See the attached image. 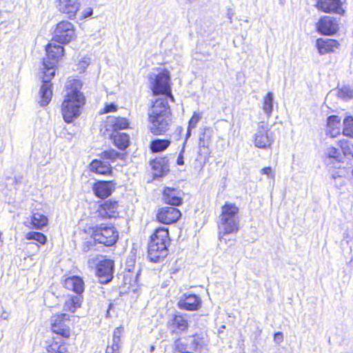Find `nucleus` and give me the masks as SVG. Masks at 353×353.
<instances>
[{
    "mask_svg": "<svg viewBox=\"0 0 353 353\" xmlns=\"http://www.w3.org/2000/svg\"><path fill=\"white\" fill-rule=\"evenodd\" d=\"M82 83L80 80L68 79L66 83V96L64 99L61 111L65 122L70 123L79 117L80 108L84 104L85 98L80 92Z\"/></svg>",
    "mask_w": 353,
    "mask_h": 353,
    "instance_id": "f257e3e1",
    "label": "nucleus"
},
{
    "mask_svg": "<svg viewBox=\"0 0 353 353\" xmlns=\"http://www.w3.org/2000/svg\"><path fill=\"white\" fill-rule=\"evenodd\" d=\"M170 144L169 140L156 139L151 143L150 148L153 152H159L167 149Z\"/></svg>",
    "mask_w": 353,
    "mask_h": 353,
    "instance_id": "72a5a7b5",
    "label": "nucleus"
},
{
    "mask_svg": "<svg viewBox=\"0 0 353 353\" xmlns=\"http://www.w3.org/2000/svg\"><path fill=\"white\" fill-rule=\"evenodd\" d=\"M181 216V212L172 207H165L159 210L157 218L158 221L164 224L176 223Z\"/></svg>",
    "mask_w": 353,
    "mask_h": 353,
    "instance_id": "f8f14e48",
    "label": "nucleus"
},
{
    "mask_svg": "<svg viewBox=\"0 0 353 353\" xmlns=\"http://www.w3.org/2000/svg\"><path fill=\"white\" fill-rule=\"evenodd\" d=\"M190 342V348L194 350H202L205 345V339L200 334H195L190 336L188 339Z\"/></svg>",
    "mask_w": 353,
    "mask_h": 353,
    "instance_id": "2f4dec72",
    "label": "nucleus"
},
{
    "mask_svg": "<svg viewBox=\"0 0 353 353\" xmlns=\"http://www.w3.org/2000/svg\"><path fill=\"white\" fill-rule=\"evenodd\" d=\"M150 83L154 95L169 97L174 101V97L171 94L170 78L167 71L151 77Z\"/></svg>",
    "mask_w": 353,
    "mask_h": 353,
    "instance_id": "20e7f679",
    "label": "nucleus"
},
{
    "mask_svg": "<svg viewBox=\"0 0 353 353\" xmlns=\"http://www.w3.org/2000/svg\"><path fill=\"white\" fill-rule=\"evenodd\" d=\"M92 243L91 242H89V241H87L86 243H85L83 245V250L84 252H88V250H90V249L91 248V247H92Z\"/></svg>",
    "mask_w": 353,
    "mask_h": 353,
    "instance_id": "5fc2aeb1",
    "label": "nucleus"
},
{
    "mask_svg": "<svg viewBox=\"0 0 353 353\" xmlns=\"http://www.w3.org/2000/svg\"><path fill=\"white\" fill-rule=\"evenodd\" d=\"M274 94L268 92L263 99V110L268 117H270L273 110Z\"/></svg>",
    "mask_w": 353,
    "mask_h": 353,
    "instance_id": "473e14b6",
    "label": "nucleus"
},
{
    "mask_svg": "<svg viewBox=\"0 0 353 353\" xmlns=\"http://www.w3.org/2000/svg\"><path fill=\"white\" fill-rule=\"evenodd\" d=\"M192 129V128H190V126L188 125V132H187V134H186L187 138H188L190 136Z\"/></svg>",
    "mask_w": 353,
    "mask_h": 353,
    "instance_id": "4d7b16f0",
    "label": "nucleus"
},
{
    "mask_svg": "<svg viewBox=\"0 0 353 353\" xmlns=\"http://www.w3.org/2000/svg\"><path fill=\"white\" fill-rule=\"evenodd\" d=\"M170 239L168 228H159L156 229L154 234L151 236L150 243H154V244L167 248Z\"/></svg>",
    "mask_w": 353,
    "mask_h": 353,
    "instance_id": "5701e85b",
    "label": "nucleus"
},
{
    "mask_svg": "<svg viewBox=\"0 0 353 353\" xmlns=\"http://www.w3.org/2000/svg\"><path fill=\"white\" fill-rule=\"evenodd\" d=\"M117 201H106L98 209L99 216L103 219L116 218L119 215Z\"/></svg>",
    "mask_w": 353,
    "mask_h": 353,
    "instance_id": "2eb2a0df",
    "label": "nucleus"
},
{
    "mask_svg": "<svg viewBox=\"0 0 353 353\" xmlns=\"http://www.w3.org/2000/svg\"><path fill=\"white\" fill-rule=\"evenodd\" d=\"M48 223V219L45 215L39 212H35L32 214L31 224L34 228L41 230L43 227L46 226Z\"/></svg>",
    "mask_w": 353,
    "mask_h": 353,
    "instance_id": "7c9ffc66",
    "label": "nucleus"
},
{
    "mask_svg": "<svg viewBox=\"0 0 353 353\" xmlns=\"http://www.w3.org/2000/svg\"><path fill=\"white\" fill-rule=\"evenodd\" d=\"M261 174L267 175L271 179H274V173L270 167H266L261 170Z\"/></svg>",
    "mask_w": 353,
    "mask_h": 353,
    "instance_id": "de8ad7c7",
    "label": "nucleus"
},
{
    "mask_svg": "<svg viewBox=\"0 0 353 353\" xmlns=\"http://www.w3.org/2000/svg\"><path fill=\"white\" fill-rule=\"evenodd\" d=\"M89 65V61L88 60H83L79 62V66L84 70L88 65Z\"/></svg>",
    "mask_w": 353,
    "mask_h": 353,
    "instance_id": "864d4df0",
    "label": "nucleus"
},
{
    "mask_svg": "<svg viewBox=\"0 0 353 353\" xmlns=\"http://www.w3.org/2000/svg\"><path fill=\"white\" fill-rule=\"evenodd\" d=\"M70 316L67 314H58L51 317V327L54 333L68 339L70 336V327L66 324L70 321Z\"/></svg>",
    "mask_w": 353,
    "mask_h": 353,
    "instance_id": "6e6552de",
    "label": "nucleus"
},
{
    "mask_svg": "<svg viewBox=\"0 0 353 353\" xmlns=\"http://www.w3.org/2000/svg\"><path fill=\"white\" fill-rule=\"evenodd\" d=\"M255 147L261 149L270 148L274 142V134L270 131L268 125L265 122H260L252 137Z\"/></svg>",
    "mask_w": 353,
    "mask_h": 353,
    "instance_id": "423d86ee",
    "label": "nucleus"
},
{
    "mask_svg": "<svg viewBox=\"0 0 353 353\" xmlns=\"http://www.w3.org/2000/svg\"><path fill=\"white\" fill-rule=\"evenodd\" d=\"M149 119L151 123L150 131L156 135L161 134L168 130L170 121V115L153 114L149 113Z\"/></svg>",
    "mask_w": 353,
    "mask_h": 353,
    "instance_id": "1a4fd4ad",
    "label": "nucleus"
},
{
    "mask_svg": "<svg viewBox=\"0 0 353 353\" xmlns=\"http://www.w3.org/2000/svg\"><path fill=\"white\" fill-rule=\"evenodd\" d=\"M339 97L343 100H348L353 98V90L349 87H343L338 91Z\"/></svg>",
    "mask_w": 353,
    "mask_h": 353,
    "instance_id": "ea45409f",
    "label": "nucleus"
},
{
    "mask_svg": "<svg viewBox=\"0 0 353 353\" xmlns=\"http://www.w3.org/2000/svg\"><path fill=\"white\" fill-rule=\"evenodd\" d=\"M117 109V107L116 105H114V103H110V104H108L106 105L104 108H103L102 110H100L99 113L100 114H105V113H108V112H115Z\"/></svg>",
    "mask_w": 353,
    "mask_h": 353,
    "instance_id": "c03bdc74",
    "label": "nucleus"
},
{
    "mask_svg": "<svg viewBox=\"0 0 353 353\" xmlns=\"http://www.w3.org/2000/svg\"><path fill=\"white\" fill-rule=\"evenodd\" d=\"M339 43L334 39H323L316 40V46L320 54H323L329 52H332L334 48H337Z\"/></svg>",
    "mask_w": 353,
    "mask_h": 353,
    "instance_id": "a878e982",
    "label": "nucleus"
},
{
    "mask_svg": "<svg viewBox=\"0 0 353 353\" xmlns=\"http://www.w3.org/2000/svg\"><path fill=\"white\" fill-rule=\"evenodd\" d=\"M26 238L28 240H34L42 245L45 244L47 241L46 236L38 232H30L26 234Z\"/></svg>",
    "mask_w": 353,
    "mask_h": 353,
    "instance_id": "e433bc0d",
    "label": "nucleus"
},
{
    "mask_svg": "<svg viewBox=\"0 0 353 353\" xmlns=\"http://www.w3.org/2000/svg\"><path fill=\"white\" fill-rule=\"evenodd\" d=\"M112 123L114 128V132H117V130L125 129L129 125L128 120L125 118H114Z\"/></svg>",
    "mask_w": 353,
    "mask_h": 353,
    "instance_id": "4c0bfd02",
    "label": "nucleus"
},
{
    "mask_svg": "<svg viewBox=\"0 0 353 353\" xmlns=\"http://www.w3.org/2000/svg\"><path fill=\"white\" fill-rule=\"evenodd\" d=\"M166 97H160L157 98L154 102L149 111V113L153 114H164L170 115V107Z\"/></svg>",
    "mask_w": 353,
    "mask_h": 353,
    "instance_id": "6ab92c4d",
    "label": "nucleus"
},
{
    "mask_svg": "<svg viewBox=\"0 0 353 353\" xmlns=\"http://www.w3.org/2000/svg\"><path fill=\"white\" fill-rule=\"evenodd\" d=\"M318 30L323 34H333L338 30V25L330 17H324L318 23Z\"/></svg>",
    "mask_w": 353,
    "mask_h": 353,
    "instance_id": "aec40b11",
    "label": "nucleus"
},
{
    "mask_svg": "<svg viewBox=\"0 0 353 353\" xmlns=\"http://www.w3.org/2000/svg\"><path fill=\"white\" fill-rule=\"evenodd\" d=\"M239 208L234 204L225 203L219 216V230L220 241H225L224 235L236 232L239 230Z\"/></svg>",
    "mask_w": 353,
    "mask_h": 353,
    "instance_id": "f03ea898",
    "label": "nucleus"
},
{
    "mask_svg": "<svg viewBox=\"0 0 353 353\" xmlns=\"http://www.w3.org/2000/svg\"><path fill=\"white\" fill-rule=\"evenodd\" d=\"M341 119L338 116L332 115L327 118V134L331 137H336L340 134Z\"/></svg>",
    "mask_w": 353,
    "mask_h": 353,
    "instance_id": "393cba45",
    "label": "nucleus"
},
{
    "mask_svg": "<svg viewBox=\"0 0 353 353\" xmlns=\"http://www.w3.org/2000/svg\"><path fill=\"white\" fill-rule=\"evenodd\" d=\"M228 17L229 19L231 20L232 19V14H230V13H228Z\"/></svg>",
    "mask_w": 353,
    "mask_h": 353,
    "instance_id": "052dcab7",
    "label": "nucleus"
},
{
    "mask_svg": "<svg viewBox=\"0 0 353 353\" xmlns=\"http://www.w3.org/2000/svg\"><path fill=\"white\" fill-rule=\"evenodd\" d=\"M92 237L94 241L106 246L114 245L119 237L118 232L113 226L101 224L93 228Z\"/></svg>",
    "mask_w": 353,
    "mask_h": 353,
    "instance_id": "39448f33",
    "label": "nucleus"
},
{
    "mask_svg": "<svg viewBox=\"0 0 353 353\" xmlns=\"http://www.w3.org/2000/svg\"><path fill=\"white\" fill-rule=\"evenodd\" d=\"M114 189L112 181H98L93 186V191L97 196L106 198L109 196Z\"/></svg>",
    "mask_w": 353,
    "mask_h": 353,
    "instance_id": "4be33fe9",
    "label": "nucleus"
},
{
    "mask_svg": "<svg viewBox=\"0 0 353 353\" xmlns=\"http://www.w3.org/2000/svg\"><path fill=\"white\" fill-rule=\"evenodd\" d=\"M64 286L77 293V295H81L84 291V282L81 277L77 276L67 278L64 281Z\"/></svg>",
    "mask_w": 353,
    "mask_h": 353,
    "instance_id": "b1692460",
    "label": "nucleus"
},
{
    "mask_svg": "<svg viewBox=\"0 0 353 353\" xmlns=\"http://www.w3.org/2000/svg\"><path fill=\"white\" fill-rule=\"evenodd\" d=\"M2 239H1V232H0V242H2Z\"/></svg>",
    "mask_w": 353,
    "mask_h": 353,
    "instance_id": "680f3d73",
    "label": "nucleus"
},
{
    "mask_svg": "<svg viewBox=\"0 0 353 353\" xmlns=\"http://www.w3.org/2000/svg\"><path fill=\"white\" fill-rule=\"evenodd\" d=\"M111 138L113 140V143L115 146L120 150H125L129 145V137L125 133L114 132L111 135Z\"/></svg>",
    "mask_w": 353,
    "mask_h": 353,
    "instance_id": "c85d7f7f",
    "label": "nucleus"
},
{
    "mask_svg": "<svg viewBox=\"0 0 353 353\" xmlns=\"http://www.w3.org/2000/svg\"><path fill=\"white\" fill-rule=\"evenodd\" d=\"M316 8L325 12H335L339 14L343 13L340 0H319Z\"/></svg>",
    "mask_w": 353,
    "mask_h": 353,
    "instance_id": "f3484780",
    "label": "nucleus"
},
{
    "mask_svg": "<svg viewBox=\"0 0 353 353\" xmlns=\"http://www.w3.org/2000/svg\"><path fill=\"white\" fill-rule=\"evenodd\" d=\"M121 154L114 150H110L107 151H104L101 154V159L103 161L110 160L111 161H115L117 158H119Z\"/></svg>",
    "mask_w": 353,
    "mask_h": 353,
    "instance_id": "58836bf2",
    "label": "nucleus"
},
{
    "mask_svg": "<svg viewBox=\"0 0 353 353\" xmlns=\"http://www.w3.org/2000/svg\"><path fill=\"white\" fill-rule=\"evenodd\" d=\"M326 155L329 159H338L340 156V152L334 147H329L326 150Z\"/></svg>",
    "mask_w": 353,
    "mask_h": 353,
    "instance_id": "79ce46f5",
    "label": "nucleus"
},
{
    "mask_svg": "<svg viewBox=\"0 0 353 353\" xmlns=\"http://www.w3.org/2000/svg\"><path fill=\"white\" fill-rule=\"evenodd\" d=\"M343 134L351 138H353V117H347L343 120Z\"/></svg>",
    "mask_w": 353,
    "mask_h": 353,
    "instance_id": "c9c22d12",
    "label": "nucleus"
},
{
    "mask_svg": "<svg viewBox=\"0 0 353 353\" xmlns=\"http://www.w3.org/2000/svg\"><path fill=\"white\" fill-rule=\"evenodd\" d=\"M47 57L44 60H48L52 64H57L59 60L63 56V47L53 43H50L46 46Z\"/></svg>",
    "mask_w": 353,
    "mask_h": 353,
    "instance_id": "a211bd4d",
    "label": "nucleus"
},
{
    "mask_svg": "<svg viewBox=\"0 0 353 353\" xmlns=\"http://www.w3.org/2000/svg\"><path fill=\"white\" fill-rule=\"evenodd\" d=\"M48 353L67 352L66 343L63 339L54 337L52 343L47 347Z\"/></svg>",
    "mask_w": 353,
    "mask_h": 353,
    "instance_id": "cd10ccee",
    "label": "nucleus"
},
{
    "mask_svg": "<svg viewBox=\"0 0 353 353\" xmlns=\"http://www.w3.org/2000/svg\"><path fill=\"white\" fill-rule=\"evenodd\" d=\"M154 346H151V347H150V352H154Z\"/></svg>",
    "mask_w": 353,
    "mask_h": 353,
    "instance_id": "bf43d9fd",
    "label": "nucleus"
},
{
    "mask_svg": "<svg viewBox=\"0 0 353 353\" xmlns=\"http://www.w3.org/2000/svg\"><path fill=\"white\" fill-rule=\"evenodd\" d=\"M43 84L39 92L41 97L39 103L41 105L46 106L50 103L52 96V91L51 90L52 83H50V80L55 74L54 67L56 64L48 62V60H43Z\"/></svg>",
    "mask_w": 353,
    "mask_h": 353,
    "instance_id": "7ed1b4c3",
    "label": "nucleus"
},
{
    "mask_svg": "<svg viewBox=\"0 0 353 353\" xmlns=\"http://www.w3.org/2000/svg\"><path fill=\"white\" fill-rule=\"evenodd\" d=\"M201 304L199 296L195 294H183L178 302V307L181 310L194 311L199 310Z\"/></svg>",
    "mask_w": 353,
    "mask_h": 353,
    "instance_id": "4468645a",
    "label": "nucleus"
},
{
    "mask_svg": "<svg viewBox=\"0 0 353 353\" xmlns=\"http://www.w3.org/2000/svg\"><path fill=\"white\" fill-rule=\"evenodd\" d=\"M202 117V114L201 112H194L193 113L192 117H191L190 120L189 121V126L190 128H196L197 123L201 120Z\"/></svg>",
    "mask_w": 353,
    "mask_h": 353,
    "instance_id": "a19ab883",
    "label": "nucleus"
},
{
    "mask_svg": "<svg viewBox=\"0 0 353 353\" xmlns=\"http://www.w3.org/2000/svg\"><path fill=\"white\" fill-rule=\"evenodd\" d=\"M209 145V141L205 140V134H203V137H200L199 145V147L207 148Z\"/></svg>",
    "mask_w": 353,
    "mask_h": 353,
    "instance_id": "603ef678",
    "label": "nucleus"
},
{
    "mask_svg": "<svg viewBox=\"0 0 353 353\" xmlns=\"http://www.w3.org/2000/svg\"><path fill=\"white\" fill-rule=\"evenodd\" d=\"M90 169L92 172L101 174H107L111 172V165L108 162L101 160H93L90 164Z\"/></svg>",
    "mask_w": 353,
    "mask_h": 353,
    "instance_id": "bb28decb",
    "label": "nucleus"
},
{
    "mask_svg": "<svg viewBox=\"0 0 353 353\" xmlns=\"http://www.w3.org/2000/svg\"><path fill=\"white\" fill-rule=\"evenodd\" d=\"M283 341V334L282 332H278L274 334V341L279 345L281 344Z\"/></svg>",
    "mask_w": 353,
    "mask_h": 353,
    "instance_id": "09e8293b",
    "label": "nucleus"
},
{
    "mask_svg": "<svg viewBox=\"0 0 353 353\" xmlns=\"http://www.w3.org/2000/svg\"><path fill=\"white\" fill-rule=\"evenodd\" d=\"M30 245H35V246L37 247V249H39V245L38 244H37V243H30Z\"/></svg>",
    "mask_w": 353,
    "mask_h": 353,
    "instance_id": "13d9d810",
    "label": "nucleus"
},
{
    "mask_svg": "<svg viewBox=\"0 0 353 353\" xmlns=\"http://www.w3.org/2000/svg\"><path fill=\"white\" fill-rule=\"evenodd\" d=\"M79 0H59L57 6L60 12L67 15L70 19H73L80 8Z\"/></svg>",
    "mask_w": 353,
    "mask_h": 353,
    "instance_id": "ddd939ff",
    "label": "nucleus"
},
{
    "mask_svg": "<svg viewBox=\"0 0 353 353\" xmlns=\"http://www.w3.org/2000/svg\"><path fill=\"white\" fill-rule=\"evenodd\" d=\"M183 192L176 188L166 187L163 194V199L167 204L178 206L182 203Z\"/></svg>",
    "mask_w": 353,
    "mask_h": 353,
    "instance_id": "dca6fc26",
    "label": "nucleus"
},
{
    "mask_svg": "<svg viewBox=\"0 0 353 353\" xmlns=\"http://www.w3.org/2000/svg\"><path fill=\"white\" fill-rule=\"evenodd\" d=\"M152 168L155 171H157L154 173V175L157 176H162L169 170L168 165L165 164L164 161L162 159L154 161L152 163Z\"/></svg>",
    "mask_w": 353,
    "mask_h": 353,
    "instance_id": "f704fd0d",
    "label": "nucleus"
},
{
    "mask_svg": "<svg viewBox=\"0 0 353 353\" xmlns=\"http://www.w3.org/2000/svg\"><path fill=\"white\" fill-rule=\"evenodd\" d=\"M148 258L151 261L157 263L164 259L168 254V248L165 246H160L154 243L148 245Z\"/></svg>",
    "mask_w": 353,
    "mask_h": 353,
    "instance_id": "412c9836",
    "label": "nucleus"
},
{
    "mask_svg": "<svg viewBox=\"0 0 353 353\" xmlns=\"http://www.w3.org/2000/svg\"><path fill=\"white\" fill-rule=\"evenodd\" d=\"M121 330L119 327L116 328L113 332L112 343L120 345Z\"/></svg>",
    "mask_w": 353,
    "mask_h": 353,
    "instance_id": "37998d69",
    "label": "nucleus"
},
{
    "mask_svg": "<svg viewBox=\"0 0 353 353\" xmlns=\"http://www.w3.org/2000/svg\"><path fill=\"white\" fill-rule=\"evenodd\" d=\"M120 345L112 343L106 348L105 353H119Z\"/></svg>",
    "mask_w": 353,
    "mask_h": 353,
    "instance_id": "a18cd8bd",
    "label": "nucleus"
},
{
    "mask_svg": "<svg viewBox=\"0 0 353 353\" xmlns=\"http://www.w3.org/2000/svg\"><path fill=\"white\" fill-rule=\"evenodd\" d=\"M174 345L175 351L178 352H183L185 349L180 339L175 340Z\"/></svg>",
    "mask_w": 353,
    "mask_h": 353,
    "instance_id": "49530a36",
    "label": "nucleus"
},
{
    "mask_svg": "<svg viewBox=\"0 0 353 353\" xmlns=\"http://www.w3.org/2000/svg\"><path fill=\"white\" fill-rule=\"evenodd\" d=\"M75 37L74 26L68 21L58 23L53 32L52 40L61 44L70 43Z\"/></svg>",
    "mask_w": 353,
    "mask_h": 353,
    "instance_id": "0eeeda50",
    "label": "nucleus"
},
{
    "mask_svg": "<svg viewBox=\"0 0 353 353\" xmlns=\"http://www.w3.org/2000/svg\"><path fill=\"white\" fill-rule=\"evenodd\" d=\"M114 261L110 259H103L99 262L97 275L101 283H108L113 278Z\"/></svg>",
    "mask_w": 353,
    "mask_h": 353,
    "instance_id": "9b49d317",
    "label": "nucleus"
},
{
    "mask_svg": "<svg viewBox=\"0 0 353 353\" xmlns=\"http://www.w3.org/2000/svg\"><path fill=\"white\" fill-rule=\"evenodd\" d=\"M82 299L81 295L70 296L64 303V310L74 312L77 308L81 307Z\"/></svg>",
    "mask_w": 353,
    "mask_h": 353,
    "instance_id": "c756f323",
    "label": "nucleus"
},
{
    "mask_svg": "<svg viewBox=\"0 0 353 353\" xmlns=\"http://www.w3.org/2000/svg\"><path fill=\"white\" fill-rule=\"evenodd\" d=\"M1 319H7L8 317V314L6 313L5 311H3V314L1 316Z\"/></svg>",
    "mask_w": 353,
    "mask_h": 353,
    "instance_id": "6e6d98bb",
    "label": "nucleus"
},
{
    "mask_svg": "<svg viewBox=\"0 0 353 353\" xmlns=\"http://www.w3.org/2000/svg\"><path fill=\"white\" fill-rule=\"evenodd\" d=\"M185 142L183 144V148L182 150H181L180 153H179V155L177 158V164L179 165H183L184 164V160H183V152L185 151Z\"/></svg>",
    "mask_w": 353,
    "mask_h": 353,
    "instance_id": "8fccbe9b",
    "label": "nucleus"
},
{
    "mask_svg": "<svg viewBox=\"0 0 353 353\" xmlns=\"http://www.w3.org/2000/svg\"><path fill=\"white\" fill-rule=\"evenodd\" d=\"M93 13L92 8H86L83 10L82 12V19H85L87 17H90Z\"/></svg>",
    "mask_w": 353,
    "mask_h": 353,
    "instance_id": "3c124183",
    "label": "nucleus"
},
{
    "mask_svg": "<svg viewBox=\"0 0 353 353\" xmlns=\"http://www.w3.org/2000/svg\"><path fill=\"white\" fill-rule=\"evenodd\" d=\"M189 327L188 319L182 314H175L167 322V327L172 334L179 335Z\"/></svg>",
    "mask_w": 353,
    "mask_h": 353,
    "instance_id": "9d476101",
    "label": "nucleus"
}]
</instances>
